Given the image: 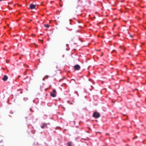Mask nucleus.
Segmentation results:
<instances>
[{"label":"nucleus","mask_w":146,"mask_h":146,"mask_svg":"<svg viewBox=\"0 0 146 146\" xmlns=\"http://www.w3.org/2000/svg\"><path fill=\"white\" fill-rule=\"evenodd\" d=\"M100 114L99 113L95 112L93 113L92 116H93L94 118H97L99 117H100Z\"/></svg>","instance_id":"f257e3e1"},{"label":"nucleus","mask_w":146,"mask_h":146,"mask_svg":"<svg viewBox=\"0 0 146 146\" xmlns=\"http://www.w3.org/2000/svg\"><path fill=\"white\" fill-rule=\"evenodd\" d=\"M56 91L55 89H54L52 91V92L50 93V95L52 97H56Z\"/></svg>","instance_id":"f03ea898"},{"label":"nucleus","mask_w":146,"mask_h":146,"mask_svg":"<svg viewBox=\"0 0 146 146\" xmlns=\"http://www.w3.org/2000/svg\"><path fill=\"white\" fill-rule=\"evenodd\" d=\"M74 69L75 70H79L80 69V66L78 64L75 65L74 66Z\"/></svg>","instance_id":"7ed1b4c3"},{"label":"nucleus","mask_w":146,"mask_h":146,"mask_svg":"<svg viewBox=\"0 0 146 146\" xmlns=\"http://www.w3.org/2000/svg\"><path fill=\"white\" fill-rule=\"evenodd\" d=\"M35 5H34L33 4H31L30 5L29 8L31 9H35Z\"/></svg>","instance_id":"20e7f679"},{"label":"nucleus","mask_w":146,"mask_h":146,"mask_svg":"<svg viewBox=\"0 0 146 146\" xmlns=\"http://www.w3.org/2000/svg\"><path fill=\"white\" fill-rule=\"evenodd\" d=\"M7 79H8V77L7 76L5 75H4V76H3V78H2V80L4 81H6Z\"/></svg>","instance_id":"39448f33"},{"label":"nucleus","mask_w":146,"mask_h":146,"mask_svg":"<svg viewBox=\"0 0 146 146\" xmlns=\"http://www.w3.org/2000/svg\"><path fill=\"white\" fill-rule=\"evenodd\" d=\"M41 127L42 129H43L44 128H47L46 124L45 123H43L42 125L41 126Z\"/></svg>","instance_id":"423d86ee"},{"label":"nucleus","mask_w":146,"mask_h":146,"mask_svg":"<svg viewBox=\"0 0 146 146\" xmlns=\"http://www.w3.org/2000/svg\"><path fill=\"white\" fill-rule=\"evenodd\" d=\"M67 145H68V146H72L71 145H72V142L71 141H70L68 143H67Z\"/></svg>","instance_id":"0eeeda50"},{"label":"nucleus","mask_w":146,"mask_h":146,"mask_svg":"<svg viewBox=\"0 0 146 146\" xmlns=\"http://www.w3.org/2000/svg\"><path fill=\"white\" fill-rule=\"evenodd\" d=\"M44 27H46L47 28L49 27V25L48 24L44 25Z\"/></svg>","instance_id":"6e6552de"},{"label":"nucleus","mask_w":146,"mask_h":146,"mask_svg":"<svg viewBox=\"0 0 146 146\" xmlns=\"http://www.w3.org/2000/svg\"><path fill=\"white\" fill-rule=\"evenodd\" d=\"M130 37H132L133 36V35H130Z\"/></svg>","instance_id":"1a4fd4ad"},{"label":"nucleus","mask_w":146,"mask_h":146,"mask_svg":"<svg viewBox=\"0 0 146 146\" xmlns=\"http://www.w3.org/2000/svg\"><path fill=\"white\" fill-rule=\"evenodd\" d=\"M121 46H119V48H121Z\"/></svg>","instance_id":"9d476101"},{"label":"nucleus","mask_w":146,"mask_h":146,"mask_svg":"<svg viewBox=\"0 0 146 146\" xmlns=\"http://www.w3.org/2000/svg\"><path fill=\"white\" fill-rule=\"evenodd\" d=\"M71 80H74V81H75V80L74 79H72Z\"/></svg>","instance_id":"9b49d317"},{"label":"nucleus","mask_w":146,"mask_h":146,"mask_svg":"<svg viewBox=\"0 0 146 146\" xmlns=\"http://www.w3.org/2000/svg\"><path fill=\"white\" fill-rule=\"evenodd\" d=\"M11 9L12 8L11 7H9V9Z\"/></svg>","instance_id":"f8f14e48"},{"label":"nucleus","mask_w":146,"mask_h":146,"mask_svg":"<svg viewBox=\"0 0 146 146\" xmlns=\"http://www.w3.org/2000/svg\"><path fill=\"white\" fill-rule=\"evenodd\" d=\"M137 138V136H136V137H135V138Z\"/></svg>","instance_id":"ddd939ff"},{"label":"nucleus","mask_w":146,"mask_h":146,"mask_svg":"<svg viewBox=\"0 0 146 146\" xmlns=\"http://www.w3.org/2000/svg\"><path fill=\"white\" fill-rule=\"evenodd\" d=\"M40 41H42V42H43V41L42 40H40Z\"/></svg>","instance_id":"4468645a"},{"label":"nucleus","mask_w":146,"mask_h":146,"mask_svg":"<svg viewBox=\"0 0 146 146\" xmlns=\"http://www.w3.org/2000/svg\"><path fill=\"white\" fill-rule=\"evenodd\" d=\"M17 5H19V6H21V5H19V4H17Z\"/></svg>","instance_id":"2eb2a0df"},{"label":"nucleus","mask_w":146,"mask_h":146,"mask_svg":"<svg viewBox=\"0 0 146 146\" xmlns=\"http://www.w3.org/2000/svg\"><path fill=\"white\" fill-rule=\"evenodd\" d=\"M34 35V34H33V36Z\"/></svg>","instance_id":"dca6fc26"},{"label":"nucleus","mask_w":146,"mask_h":146,"mask_svg":"<svg viewBox=\"0 0 146 146\" xmlns=\"http://www.w3.org/2000/svg\"><path fill=\"white\" fill-rule=\"evenodd\" d=\"M2 0H0V1H2Z\"/></svg>","instance_id":"f3484780"},{"label":"nucleus","mask_w":146,"mask_h":146,"mask_svg":"<svg viewBox=\"0 0 146 146\" xmlns=\"http://www.w3.org/2000/svg\"><path fill=\"white\" fill-rule=\"evenodd\" d=\"M103 29L104 30V28H103Z\"/></svg>","instance_id":"a211bd4d"}]
</instances>
